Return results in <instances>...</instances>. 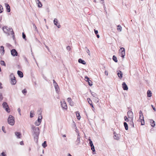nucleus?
I'll list each match as a JSON object with an SVG mask.
<instances>
[{"label":"nucleus","mask_w":156,"mask_h":156,"mask_svg":"<svg viewBox=\"0 0 156 156\" xmlns=\"http://www.w3.org/2000/svg\"><path fill=\"white\" fill-rule=\"evenodd\" d=\"M117 29L118 31L120 32L122 31V27L120 25H118L117 26Z\"/></svg>","instance_id":"obj_39"},{"label":"nucleus","mask_w":156,"mask_h":156,"mask_svg":"<svg viewBox=\"0 0 156 156\" xmlns=\"http://www.w3.org/2000/svg\"><path fill=\"white\" fill-rule=\"evenodd\" d=\"M12 35V38L13 40L15 41V43H16V40L15 37V34L14 32H12V34H11Z\"/></svg>","instance_id":"obj_38"},{"label":"nucleus","mask_w":156,"mask_h":156,"mask_svg":"<svg viewBox=\"0 0 156 156\" xmlns=\"http://www.w3.org/2000/svg\"><path fill=\"white\" fill-rule=\"evenodd\" d=\"M38 7H41L42 6V5L41 2L40 1V2L38 3Z\"/></svg>","instance_id":"obj_49"},{"label":"nucleus","mask_w":156,"mask_h":156,"mask_svg":"<svg viewBox=\"0 0 156 156\" xmlns=\"http://www.w3.org/2000/svg\"><path fill=\"white\" fill-rule=\"evenodd\" d=\"M3 98V97L2 96V94L1 93L0 94V101L2 100Z\"/></svg>","instance_id":"obj_56"},{"label":"nucleus","mask_w":156,"mask_h":156,"mask_svg":"<svg viewBox=\"0 0 156 156\" xmlns=\"http://www.w3.org/2000/svg\"><path fill=\"white\" fill-rule=\"evenodd\" d=\"M11 55L13 56H17L18 55V53L15 49H13L11 50Z\"/></svg>","instance_id":"obj_5"},{"label":"nucleus","mask_w":156,"mask_h":156,"mask_svg":"<svg viewBox=\"0 0 156 156\" xmlns=\"http://www.w3.org/2000/svg\"><path fill=\"white\" fill-rule=\"evenodd\" d=\"M114 139L116 140H119V139L120 135L118 134H117L115 132H114Z\"/></svg>","instance_id":"obj_11"},{"label":"nucleus","mask_w":156,"mask_h":156,"mask_svg":"<svg viewBox=\"0 0 156 156\" xmlns=\"http://www.w3.org/2000/svg\"><path fill=\"white\" fill-rule=\"evenodd\" d=\"M78 62L79 63L83 65H85L86 64L85 61L81 58H79L78 60Z\"/></svg>","instance_id":"obj_18"},{"label":"nucleus","mask_w":156,"mask_h":156,"mask_svg":"<svg viewBox=\"0 0 156 156\" xmlns=\"http://www.w3.org/2000/svg\"><path fill=\"white\" fill-rule=\"evenodd\" d=\"M141 119V125H143L144 124V119Z\"/></svg>","instance_id":"obj_52"},{"label":"nucleus","mask_w":156,"mask_h":156,"mask_svg":"<svg viewBox=\"0 0 156 156\" xmlns=\"http://www.w3.org/2000/svg\"><path fill=\"white\" fill-rule=\"evenodd\" d=\"M124 125L125 128V129L126 130L128 129V125L126 122H124Z\"/></svg>","instance_id":"obj_35"},{"label":"nucleus","mask_w":156,"mask_h":156,"mask_svg":"<svg viewBox=\"0 0 156 156\" xmlns=\"http://www.w3.org/2000/svg\"><path fill=\"white\" fill-rule=\"evenodd\" d=\"M61 107L63 109H67V106L66 104L65 101H64L62 103L61 101Z\"/></svg>","instance_id":"obj_9"},{"label":"nucleus","mask_w":156,"mask_h":156,"mask_svg":"<svg viewBox=\"0 0 156 156\" xmlns=\"http://www.w3.org/2000/svg\"><path fill=\"white\" fill-rule=\"evenodd\" d=\"M40 124L41 123L38 122L37 121H36L34 123L35 125L36 126H39L40 125Z\"/></svg>","instance_id":"obj_48"},{"label":"nucleus","mask_w":156,"mask_h":156,"mask_svg":"<svg viewBox=\"0 0 156 156\" xmlns=\"http://www.w3.org/2000/svg\"><path fill=\"white\" fill-rule=\"evenodd\" d=\"M42 117H43L42 115H39L37 121L38 122L41 123L42 121Z\"/></svg>","instance_id":"obj_24"},{"label":"nucleus","mask_w":156,"mask_h":156,"mask_svg":"<svg viewBox=\"0 0 156 156\" xmlns=\"http://www.w3.org/2000/svg\"><path fill=\"white\" fill-rule=\"evenodd\" d=\"M3 12V8L1 5L0 4V13H2Z\"/></svg>","instance_id":"obj_47"},{"label":"nucleus","mask_w":156,"mask_h":156,"mask_svg":"<svg viewBox=\"0 0 156 156\" xmlns=\"http://www.w3.org/2000/svg\"><path fill=\"white\" fill-rule=\"evenodd\" d=\"M67 101L68 102H69V105L71 106H73L74 105V103L72 101L71 98H68L67 99Z\"/></svg>","instance_id":"obj_12"},{"label":"nucleus","mask_w":156,"mask_h":156,"mask_svg":"<svg viewBox=\"0 0 156 156\" xmlns=\"http://www.w3.org/2000/svg\"><path fill=\"white\" fill-rule=\"evenodd\" d=\"M66 49L68 51H70L71 50V48L69 46H68L66 47Z\"/></svg>","instance_id":"obj_57"},{"label":"nucleus","mask_w":156,"mask_h":156,"mask_svg":"<svg viewBox=\"0 0 156 156\" xmlns=\"http://www.w3.org/2000/svg\"><path fill=\"white\" fill-rule=\"evenodd\" d=\"M15 119L14 117L12 115H10L8 119V122L9 125L13 126L15 124Z\"/></svg>","instance_id":"obj_1"},{"label":"nucleus","mask_w":156,"mask_h":156,"mask_svg":"<svg viewBox=\"0 0 156 156\" xmlns=\"http://www.w3.org/2000/svg\"><path fill=\"white\" fill-rule=\"evenodd\" d=\"M0 52L2 55H3L5 53L4 47L3 46H1L0 47Z\"/></svg>","instance_id":"obj_16"},{"label":"nucleus","mask_w":156,"mask_h":156,"mask_svg":"<svg viewBox=\"0 0 156 156\" xmlns=\"http://www.w3.org/2000/svg\"><path fill=\"white\" fill-rule=\"evenodd\" d=\"M87 100L89 104L92 103V101L90 98H88Z\"/></svg>","instance_id":"obj_46"},{"label":"nucleus","mask_w":156,"mask_h":156,"mask_svg":"<svg viewBox=\"0 0 156 156\" xmlns=\"http://www.w3.org/2000/svg\"><path fill=\"white\" fill-rule=\"evenodd\" d=\"M22 37L23 39H25V40H26V34L24 32L22 33Z\"/></svg>","instance_id":"obj_44"},{"label":"nucleus","mask_w":156,"mask_h":156,"mask_svg":"<svg viewBox=\"0 0 156 156\" xmlns=\"http://www.w3.org/2000/svg\"><path fill=\"white\" fill-rule=\"evenodd\" d=\"M90 92H91V95L94 97L95 98H97V99H98L97 101H98V96L97 94L95 93L94 92H92L91 90H90Z\"/></svg>","instance_id":"obj_23"},{"label":"nucleus","mask_w":156,"mask_h":156,"mask_svg":"<svg viewBox=\"0 0 156 156\" xmlns=\"http://www.w3.org/2000/svg\"><path fill=\"white\" fill-rule=\"evenodd\" d=\"M32 24L33 25L34 28L35 29V30L38 32V30L35 23H32Z\"/></svg>","instance_id":"obj_40"},{"label":"nucleus","mask_w":156,"mask_h":156,"mask_svg":"<svg viewBox=\"0 0 156 156\" xmlns=\"http://www.w3.org/2000/svg\"><path fill=\"white\" fill-rule=\"evenodd\" d=\"M31 128L34 131V134L39 135L40 130L39 127H36L34 125H32Z\"/></svg>","instance_id":"obj_3"},{"label":"nucleus","mask_w":156,"mask_h":156,"mask_svg":"<svg viewBox=\"0 0 156 156\" xmlns=\"http://www.w3.org/2000/svg\"><path fill=\"white\" fill-rule=\"evenodd\" d=\"M85 48L86 49H87V50L86 51L88 53V55H90V51L87 48V47H85Z\"/></svg>","instance_id":"obj_51"},{"label":"nucleus","mask_w":156,"mask_h":156,"mask_svg":"<svg viewBox=\"0 0 156 156\" xmlns=\"http://www.w3.org/2000/svg\"><path fill=\"white\" fill-rule=\"evenodd\" d=\"M85 80L88 82L89 85L91 86L92 85V82L91 80H90V78L87 76H85L84 77Z\"/></svg>","instance_id":"obj_6"},{"label":"nucleus","mask_w":156,"mask_h":156,"mask_svg":"<svg viewBox=\"0 0 156 156\" xmlns=\"http://www.w3.org/2000/svg\"><path fill=\"white\" fill-rule=\"evenodd\" d=\"M76 117H77L78 116H79V115H80V112H79L77 111L76 112Z\"/></svg>","instance_id":"obj_55"},{"label":"nucleus","mask_w":156,"mask_h":156,"mask_svg":"<svg viewBox=\"0 0 156 156\" xmlns=\"http://www.w3.org/2000/svg\"><path fill=\"white\" fill-rule=\"evenodd\" d=\"M53 83L54 86L55 85L57 84V83L56 82V81H55V80H53Z\"/></svg>","instance_id":"obj_58"},{"label":"nucleus","mask_w":156,"mask_h":156,"mask_svg":"<svg viewBox=\"0 0 156 156\" xmlns=\"http://www.w3.org/2000/svg\"><path fill=\"white\" fill-rule=\"evenodd\" d=\"M54 25L56 26L58 28H60L61 26L59 24V23H58V20L57 19L55 18L54 20Z\"/></svg>","instance_id":"obj_10"},{"label":"nucleus","mask_w":156,"mask_h":156,"mask_svg":"<svg viewBox=\"0 0 156 156\" xmlns=\"http://www.w3.org/2000/svg\"><path fill=\"white\" fill-rule=\"evenodd\" d=\"M54 86L55 87L56 92V93H58L59 92V88L58 84H57L56 85H54Z\"/></svg>","instance_id":"obj_20"},{"label":"nucleus","mask_w":156,"mask_h":156,"mask_svg":"<svg viewBox=\"0 0 156 156\" xmlns=\"http://www.w3.org/2000/svg\"><path fill=\"white\" fill-rule=\"evenodd\" d=\"M18 76L20 78H23V72L21 71L18 70L17 72Z\"/></svg>","instance_id":"obj_17"},{"label":"nucleus","mask_w":156,"mask_h":156,"mask_svg":"<svg viewBox=\"0 0 156 156\" xmlns=\"http://www.w3.org/2000/svg\"><path fill=\"white\" fill-rule=\"evenodd\" d=\"M122 87L124 90H127L128 87L125 82H123L122 84Z\"/></svg>","instance_id":"obj_13"},{"label":"nucleus","mask_w":156,"mask_h":156,"mask_svg":"<svg viewBox=\"0 0 156 156\" xmlns=\"http://www.w3.org/2000/svg\"><path fill=\"white\" fill-rule=\"evenodd\" d=\"M44 45H45V47L48 50V51H49V47L47 45H46V44H44Z\"/></svg>","instance_id":"obj_60"},{"label":"nucleus","mask_w":156,"mask_h":156,"mask_svg":"<svg viewBox=\"0 0 156 156\" xmlns=\"http://www.w3.org/2000/svg\"><path fill=\"white\" fill-rule=\"evenodd\" d=\"M150 122L151 123V126L153 127L155 126V122L152 119L150 120Z\"/></svg>","instance_id":"obj_26"},{"label":"nucleus","mask_w":156,"mask_h":156,"mask_svg":"<svg viewBox=\"0 0 156 156\" xmlns=\"http://www.w3.org/2000/svg\"><path fill=\"white\" fill-rule=\"evenodd\" d=\"M139 114H140V118H142L143 119L144 117L143 113L141 111H140L139 112Z\"/></svg>","instance_id":"obj_36"},{"label":"nucleus","mask_w":156,"mask_h":156,"mask_svg":"<svg viewBox=\"0 0 156 156\" xmlns=\"http://www.w3.org/2000/svg\"><path fill=\"white\" fill-rule=\"evenodd\" d=\"M2 131L4 133H6V131L5 130V128L4 126H2Z\"/></svg>","instance_id":"obj_53"},{"label":"nucleus","mask_w":156,"mask_h":156,"mask_svg":"<svg viewBox=\"0 0 156 156\" xmlns=\"http://www.w3.org/2000/svg\"><path fill=\"white\" fill-rule=\"evenodd\" d=\"M39 135L34 134V139L35 141H36V142L37 143L38 141V139L39 137Z\"/></svg>","instance_id":"obj_21"},{"label":"nucleus","mask_w":156,"mask_h":156,"mask_svg":"<svg viewBox=\"0 0 156 156\" xmlns=\"http://www.w3.org/2000/svg\"><path fill=\"white\" fill-rule=\"evenodd\" d=\"M34 114L33 112L31 111L30 112V117L31 118H33L34 116Z\"/></svg>","instance_id":"obj_45"},{"label":"nucleus","mask_w":156,"mask_h":156,"mask_svg":"<svg viewBox=\"0 0 156 156\" xmlns=\"http://www.w3.org/2000/svg\"><path fill=\"white\" fill-rule=\"evenodd\" d=\"M0 156H6V154L5 152L3 151L0 154Z\"/></svg>","instance_id":"obj_50"},{"label":"nucleus","mask_w":156,"mask_h":156,"mask_svg":"<svg viewBox=\"0 0 156 156\" xmlns=\"http://www.w3.org/2000/svg\"><path fill=\"white\" fill-rule=\"evenodd\" d=\"M151 107H152L153 109L154 110V111H156V109H155V107H154L153 106V105H151Z\"/></svg>","instance_id":"obj_61"},{"label":"nucleus","mask_w":156,"mask_h":156,"mask_svg":"<svg viewBox=\"0 0 156 156\" xmlns=\"http://www.w3.org/2000/svg\"><path fill=\"white\" fill-rule=\"evenodd\" d=\"M47 142L46 141H44V142L42 144V147L45 148L47 146Z\"/></svg>","instance_id":"obj_31"},{"label":"nucleus","mask_w":156,"mask_h":156,"mask_svg":"<svg viewBox=\"0 0 156 156\" xmlns=\"http://www.w3.org/2000/svg\"><path fill=\"white\" fill-rule=\"evenodd\" d=\"M10 78H12V79L16 80V79L15 76H14L13 73H11L10 75Z\"/></svg>","instance_id":"obj_30"},{"label":"nucleus","mask_w":156,"mask_h":156,"mask_svg":"<svg viewBox=\"0 0 156 156\" xmlns=\"http://www.w3.org/2000/svg\"><path fill=\"white\" fill-rule=\"evenodd\" d=\"M5 5L7 12H10L11 11L10 7L8 3H5Z\"/></svg>","instance_id":"obj_14"},{"label":"nucleus","mask_w":156,"mask_h":156,"mask_svg":"<svg viewBox=\"0 0 156 156\" xmlns=\"http://www.w3.org/2000/svg\"><path fill=\"white\" fill-rule=\"evenodd\" d=\"M9 33H8V35H9L10 34L9 33L11 32V34L12 33V32H14L13 31V29L11 28H9Z\"/></svg>","instance_id":"obj_33"},{"label":"nucleus","mask_w":156,"mask_h":156,"mask_svg":"<svg viewBox=\"0 0 156 156\" xmlns=\"http://www.w3.org/2000/svg\"><path fill=\"white\" fill-rule=\"evenodd\" d=\"M42 110L41 108L38 109V114L39 115H42Z\"/></svg>","instance_id":"obj_29"},{"label":"nucleus","mask_w":156,"mask_h":156,"mask_svg":"<svg viewBox=\"0 0 156 156\" xmlns=\"http://www.w3.org/2000/svg\"><path fill=\"white\" fill-rule=\"evenodd\" d=\"M7 47H9L11 46V45L9 43H6Z\"/></svg>","instance_id":"obj_62"},{"label":"nucleus","mask_w":156,"mask_h":156,"mask_svg":"<svg viewBox=\"0 0 156 156\" xmlns=\"http://www.w3.org/2000/svg\"><path fill=\"white\" fill-rule=\"evenodd\" d=\"M80 134L79 133H78L77 134V139L76 140L75 142V144L76 146H78L79 145L80 142Z\"/></svg>","instance_id":"obj_8"},{"label":"nucleus","mask_w":156,"mask_h":156,"mask_svg":"<svg viewBox=\"0 0 156 156\" xmlns=\"http://www.w3.org/2000/svg\"><path fill=\"white\" fill-rule=\"evenodd\" d=\"M15 135L17 136L18 138H20L21 134L20 132H15Z\"/></svg>","instance_id":"obj_22"},{"label":"nucleus","mask_w":156,"mask_h":156,"mask_svg":"<svg viewBox=\"0 0 156 156\" xmlns=\"http://www.w3.org/2000/svg\"><path fill=\"white\" fill-rule=\"evenodd\" d=\"M91 147V149L92 151L93 154H94V152H95V150L94 148V145H92L90 146Z\"/></svg>","instance_id":"obj_34"},{"label":"nucleus","mask_w":156,"mask_h":156,"mask_svg":"<svg viewBox=\"0 0 156 156\" xmlns=\"http://www.w3.org/2000/svg\"><path fill=\"white\" fill-rule=\"evenodd\" d=\"M20 144L21 145H23L24 144V143L23 141H21L20 142Z\"/></svg>","instance_id":"obj_63"},{"label":"nucleus","mask_w":156,"mask_h":156,"mask_svg":"<svg viewBox=\"0 0 156 156\" xmlns=\"http://www.w3.org/2000/svg\"><path fill=\"white\" fill-rule=\"evenodd\" d=\"M88 141L89 142V144L90 146L94 145L92 141L89 138L88 139Z\"/></svg>","instance_id":"obj_41"},{"label":"nucleus","mask_w":156,"mask_h":156,"mask_svg":"<svg viewBox=\"0 0 156 156\" xmlns=\"http://www.w3.org/2000/svg\"><path fill=\"white\" fill-rule=\"evenodd\" d=\"M119 53H120V55L122 58H124L125 55V49L123 48H120L119 51Z\"/></svg>","instance_id":"obj_4"},{"label":"nucleus","mask_w":156,"mask_h":156,"mask_svg":"<svg viewBox=\"0 0 156 156\" xmlns=\"http://www.w3.org/2000/svg\"><path fill=\"white\" fill-rule=\"evenodd\" d=\"M113 60L116 62H117L118 60H117L116 57L115 55H113L112 57Z\"/></svg>","instance_id":"obj_43"},{"label":"nucleus","mask_w":156,"mask_h":156,"mask_svg":"<svg viewBox=\"0 0 156 156\" xmlns=\"http://www.w3.org/2000/svg\"><path fill=\"white\" fill-rule=\"evenodd\" d=\"M124 119H125V121H126L127 122H128V121L129 120L128 119V118H127L126 116H125L124 117Z\"/></svg>","instance_id":"obj_59"},{"label":"nucleus","mask_w":156,"mask_h":156,"mask_svg":"<svg viewBox=\"0 0 156 156\" xmlns=\"http://www.w3.org/2000/svg\"><path fill=\"white\" fill-rule=\"evenodd\" d=\"M117 74L119 77L121 79L122 77V74L121 71H118Z\"/></svg>","instance_id":"obj_25"},{"label":"nucleus","mask_w":156,"mask_h":156,"mask_svg":"<svg viewBox=\"0 0 156 156\" xmlns=\"http://www.w3.org/2000/svg\"><path fill=\"white\" fill-rule=\"evenodd\" d=\"M127 115L128 118H129L130 120H133V113L132 111H129L127 112Z\"/></svg>","instance_id":"obj_7"},{"label":"nucleus","mask_w":156,"mask_h":156,"mask_svg":"<svg viewBox=\"0 0 156 156\" xmlns=\"http://www.w3.org/2000/svg\"><path fill=\"white\" fill-rule=\"evenodd\" d=\"M9 28L6 26H4L2 27V29L4 33H7L9 32Z\"/></svg>","instance_id":"obj_15"},{"label":"nucleus","mask_w":156,"mask_h":156,"mask_svg":"<svg viewBox=\"0 0 156 156\" xmlns=\"http://www.w3.org/2000/svg\"><path fill=\"white\" fill-rule=\"evenodd\" d=\"M130 124L132 125L133 127H134V124H133V120H131L130 121Z\"/></svg>","instance_id":"obj_54"},{"label":"nucleus","mask_w":156,"mask_h":156,"mask_svg":"<svg viewBox=\"0 0 156 156\" xmlns=\"http://www.w3.org/2000/svg\"><path fill=\"white\" fill-rule=\"evenodd\" d=\"M94 32L95 34L96 35L97 37L98 38L100 37L99 35L98 34V30H96L95 29L94 30Z\"/></svg>","instance_id":"obj_28"},{"label":"nucleus","mask_w":156,"mask_h":156,"mask_svg":"<svg viewBox=\"0 0 156 156\" xmlns=\"http://www.w3.org/2000/svg\"><path fill=\"white\" fill-rule=\"evenodd\" d=\"M0 64L2 65L3 66H6V65L5 63V62L3 60H1L0 62Z\"/></svg>","instance_id":"obj_32"},{"label":"nucleus","mask_w":156,"mask_h":156,"mask_svg":"<svg viewBox=\"0 0 156 156\" xmlns=\"http://www.w3.org/2000/svg\"><path fill=\"white\" fill-rule=\"evenodd\" d=\"M2 106L3 108L5 109L7 112L9 113L10 112V109L7 103L6 102H4L2 104Z\"/></svg>","instance_id":"obj_2"},{"label":"nucleus","mask_w":156,"mask_h":156,"mask_svg":"<svg viewBox=\"0 0 156 156\" xmlns=\"http://www.w3.org/2000/svg\"><path fill=\"white\" fill-rule=\"evenodd\" d=\"M23 94H24V95H25L27 93V91L26 89H24L22 91Z\"/></svg>","instance_id":"obj_37"},{"label":"nucleus","mask_w":156,"mask_h":156,"mask_svg":"<svg viewBox=\"0 0 156 156\" xmlns=\"http://www.w3.org/2000/svg\"><path fill=\"white\" fill-rule=\"evenodd\" d=\"M24 58L25 61V62H26V64H27V65H29V63L28 60H27V58L25 56H24Z\"/></svg>","instance_id":"obj_42"},{"label":"nucleus","mask_w":156,"mask_h":156,"mask_svg":"<svg viewBox=\"0 0 156 156\" xmlns=\"http://www.w3.org/2000/svg\"><path fill=\"white\" fill-rule=\"evenodd\" d=\"M147 97H150L151 96L152 93L150 90H148L147 93Z\"/></svg>","instance_id":"obj_27"},{"label":"nucleus","mask_w":156,"mask_h":156,"mask_svg":"<svg viewBox=\"0 0 156 156\" xmlns=\"http://www.w3.org/2000/svg\"><path fill=\"white\" fill-rule=\"evenodd\" d=\"M11 80L10 83L12 85H15L17 82L16 80L12 79V78H10Z\"/></svg>","instance_id":"obj_19"},{"label":"nucleus","mask_w":156,"mask_h":156,"mask_svg":"<svg viewBox=\"0 0 156 156\" xmlns=\"http://www.w3.org/2000/svg\"><path fill=\"white\" fill-rule=\"evenodd\" d=\"M80 118L81 117L80 116V115H79V116H78L77 117V119L78 120H79L80 119Z\"/></svg>","instance_id":"obj_64"}]
</instances>
